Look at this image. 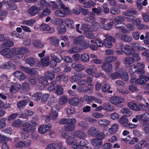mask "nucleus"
Here are the masks:
<instances>
[{
  "instance_id": "59",
  "label": "nucleus",
  "mask_w": 149,
  "mask_h": 149,
  "mask_svg": "<svg viewBox=\"0 0 149 149\" xmlns=\"http://www.w3.org/2000/svg\"><path fill=\"white\" fill-rule=\"evenodd\" d=\"M75 128L74 125L68 124L66 125L64 127L65 131L67 132H70L73 130Z\"/></svg>"
},
{
  "instance_id": "39",
  "label": "nucleus",
  "mask_w": 149,
  "mask_h": 149,
  "mask_svg": "<svg viewBox=\"0 0 149 149\" xmlns=\"http://www.w3.org/2000/svg\"><path fill=\"white\" fill-rule=\"evenodd\" d=\"M124 61L127 66H129L134 62V59L131 57L128 56L125 58Z\"/></svg>"
},
{
  "instance_id": "61",
  "label": "nucleus",
  "mask_w": 149,
  "mask_h": 149,
  "mask_svg": "<svg viewBox=\"0 0 149 149\" xmlns=\"http://www.w3.org/2000/svg\"><path fill=\"white\" fill-rule=\"evenodd\" d=\"M55 15L57 17H64L65 16L64 12L60 10H57L54 13Z\"/></svg>"
},
{
  "instance_id": "9",
  "label": "nucleus",
  "mask_w": 149,
  "mask_h": 149,
  "mask_svg": "<svg viewBox=\"0 0 149 149\" xmlns=\"http://www.w3.org/2000/svg\"><path fill=\"white\" fill-rule=\"evenodd\" d=\"M93 79L91 77H88L86 79H83L78 81L77 82V84L80 86H86L88 84L91 83Z\"/></svg>"
},
{
  "instance_id": "20",
  "label": "nucleus",
  "mask_w": 149,
  "mask_h": 149,
  "mask_svg": "<svg viewBox=\"0 0 149 149\" xmlns=\"http://www.w3.org/2000/svg\"><path fill=\"white\" fill-rule=\"evenodd\" d=\"M50 4L45 0H40L39 3L37 5L40 10H42L44 7H47L50 6Z\"/></svg>"
},
{
  "instance_id": "49",
  "label": "nucleus",
  "mask_w": 149,
  "mask_h": 149,
  "mask_svg": "<svg viewBox=\"0 0 149 149\" xmlns=\"http://www.w3.org/2000/svg\"><path fill=\"white\" fill-rule=\"evenodd\" d=\"M63 93V88L62 86L60 85H58L56 86V93L57 95H62Z\"/></svg>"
},
{
  "instance_id": "55",
  "label": "nucleus",
  "mask_w": 149,
  "mask_h": 149,
  "mask_svg": "<svg viewBox=\"0 0 149 149\" xmlns=\"http://www.w3.org/2000/svg\"><path fill=\"white\" fill-rule=\"evenodd\" d=\"M41 63L42 65L45 66H47L49 64V58L48 56L42 58L41 60Z\"/></svg>"
},
{
  "instance_id": "60",
  "label": "nucleus",
  "mask_w": 149,
  "mask_h": 149,
  "mask_svg": "<svg viewBox=\"0 0 149 149\" xmlns=\"http://www.w3.org/2000/svg\"><path fill=\"white\" fill-rule=\"evenodd\" d=\"M121 73H119V71L116 72L114 73L111 74L110 76V77L112 79H120V74Z\"/></svg>"
},
{
  "instance_id": "62",
  "label": "nucleus",
  "mask_w": 149,
  "mask_h": 149,
  "mask_svg": "<svg viewBox=\"0 0 149 149\" xmlns=\"http://www.w3.org/2000/svg\"><path fill=\"white\" fill-rule=\"evenodd\" d=\"M66 97L62 96L59 98V103L61 105H63L65 104L67 102Z\"/></svg>"
},
{
  "instance_id": "11",
  "label": "nucleus",
  "mask_w": 149,
  "mask_h": 149,
  "mask_svg": "<svg viewBox=\"0 0 149 149\" xmlns=\"http://www.w3.org/2000/svg\"><path fill=\"white\" fill-rule=\"evenodd\" d=\"M29 52L28 49L25 47H21L17 49L16 53L19 58L22 57L24 54L26 53H28Z\"/></svg>"
},
{
  "instance_id": "2",
  "label": "nucleus",
  "mask_w": 149,
  "mask_h": 149,
  "mask_svg": "<svg viewBox=\"0 0 149 149\" xmlns=\"http://www.w3.org/2000/svg\"><path fill=\"white\" fill-rule=\"evenodd\" d=\"M128 106L131 109L135 111H147L148 110L147 107L142 104H139L137 105L136 103L132 102L127 103Z\"/></svg>"
},
{
  "instance_id": "51",
  "label": "nucleus",
  "mask_w": 149,
  "mask_h": 149,
  "mask_svg": "<svg viewBox=\"0 0 149 149\" xmlns=\"http://www.w3.org/2000/svg\"><path fill=\"white\" fill-rule=\"evenodd\" d=\"M42 95L41 92H38L34 93L32 96L33 99L37 100H40Z\"/></svg>"
},
{
  "instance_id": "21",
  "label": "nucleus",
  "mask_w": 149,
  "mask_h": 149,
  "mask_svg": "<svg viewBox=\"0 0 149 149\" xmlns=\"http://www.w3.org/2000/svg\"><path fill=\"white\" fill-rule=\"evenodd\" d=\"M103 109L105 111L110 112L113 111L115 109L114 107L108 102L103 104Z\"/></svg>"
},
{
  "instance_id": "46",
  "label": "nucleus",
  "mask_w": 149,
  "mask_h": 149,
  "mask_svg": "<svg viewBox=\"0 0 149 149\" xmlns=\"http://www.w3.org/2000/svg\"><path fill=\"white\" fill-rule=\"evenodd\" d=\"M25 61L26 63L31 66H33L35 63V60L33 57H29L26 58Z\"/></svg>"
},
{
  "instance_id": "5",
  "label": "nucleus",
  "mask_w": 149,
  "mask_h": 149,
  "mask_svg": "<svg viewBox=\"0 0 149 149\" xmlns=\"http://www.w3.org/2000/svg\"><path fill=\"white\" fill-rule=\"evenodd\" d=\"M59 111V110L57 105H55L52 107L51 111L49 113V115L51 117L52 120H54L57 119L58 117Z\"/></svg>"
},
{
  "instance_id": "26",
  "label": "nucleus",
  "mask_w": 149,
  "mask_h": 149,
  "mask_svg": "<svg viewBox=\"0 0 149 149\" xmlns=\"http://www.w3.org/2000/svg\"><path fill=\"white\" fill-rule=\"evenodd\" d=\"M144 74L140 75L139 78L138 79L139 84H145L147 81L149 80V78L147 76L143 75Z\"/></svg>"
},
{
  "instance_id": "58",
  "label": "nucleus",
  "mask_w": 149,
  "mask_h": 149,
  "mask_svg": "<svg viewBox=\"0 0 149 149\" xmlns=\"http://www.w3.org/2000/svg\"><path fill=\"white\" fill-rule=\"evenodd\" d=\"M40 29L42 31H49L50 29L49 26L45 24H42L40 27Z\"/></svg>"
},
{
  "instance_id": "57",
  "label": "nucleus",
  "mask_w": 149,
  "mask_h": 149,
  "mask_svg": "<svg viewBox=\"0 0 149 149\" xmlns=\"http://www.w3.org/2000/svg\"><path fill=\"white\" fill-rule=\"evenodd\" d=\"M76 139L74 137L69 136L67 139L66 143L68 144L71 145L75 142Z\"/></svg>"
},
{
  "instance_id": "63",
  "label": "nucleus",
  "mask_w": 149,
  "mask_h": 149,
  "mask_svg": "<svg viewBox=\"0 0 149 149\" xmlns=\"http://www.w3.org/2000/svg\"><path fill=\"white\" fill-rule=\"evenodd\" d=\"M113 24V22L107 23L105 25V26L102 29L107 30H110L112 29Z\"/></svg>"
},
{
  "instance_id": "43",
  "label": "nucleus",
  "mask_w": 149,
  "mask_h": 149,
  "mask_svg": "<svg viewBox=\"0 0 149 149\" xmlns=\"http://www.w3.org/2000/svg\"><path fill=\"white\" fill-rule=\"evenodd\" d=\"M81 60L84 63L88 62L89 60V56L88 54L84 53L80 56Z\"/></svg>"
},
{
  "instance_id": "36",
  "label": "nucleus",
  "mask_w": 149,
  "mask_h": 149,
  "mask_svg": "<svg viewBox=\"0 0 149 149\" xmlns=\"http://www.w3.org/2000/svg\"><path fill=\"white\" fill-rule=\"evenodd\" d=\"M69 102L72 105L77 106L79 104V100L77 97H74L71 99Z\"/></svg>"
},
{
  "instance_id": "12",
  "label": "nucleus",
  "mask_w": 149,
  "mask_h": 149,
  "mask_svg": "<svg viewBox=\"0 0 149 149\" xmlns=\"http://www.w3.org/2000/svg\"><path fill=\"white\" fill-rule=\"evenodd\" d=\"M63 146V144L61 143H52L48 145L46 149H60Z\"/></svg>"
},
{
  "instance_id": "27",
  "label": "nucleus",
  "mask_w": 149,
  "mask_h": 149,
  "mask_svg": "<svg viewBox=\"0 0 149 149\" xmlns=\"http://www.w3.org/2000/svg\"><path fill=\"white\" fill-rule=\"evenodd\" d=\"M119 123L123 126L124 127H128V123L127 122H128V120L126 117L124 116H122L119 118Z\"/></svg>"
},
{
  "instance_id": "56",
  "label": "nucleus",
  "mask_w": 149,
  "mask_h": 149,
  "mask_svg": "<svg viewBox=\"0 0 149 149\" xmlns=\"http://www.w3.org/2000/svg\"><path fill=\"white\" fill-rule=\"evenodd\" d=\"M99 20L100 23L99 24L98 26L100 28L103 29V28L105 26V25L107 24L105 23L107 20L106 19L100 18L99 19Z\"/></svg>"
},
{
  "instance_id": "54",
  "label": "nucleus",
  "mask_w": 149,
  "mask_h": 149,
  "mask_svg": "<svg viewBox=\"0 0 149 149\" xmlns=\"http://www.w3.org/2000/svg\"><path fill=\"white\" fill-rule=\"evenodd\" d=\"M137 66L135 65H132L130 67L129 70V73L131 74H133L136 72L137 70H138L137 69Z\"/></svg>"
},
{
  "instance_id": "3",
  "label": "nucleus",
  "mask_w": 149,
  "mask_h": 149,
  "mask_svg": "<svg viewBox=\"0 0 149 149\" xmlns=\"http://www.w3.org/2000/svg\"><path fill=\"white\" fill-rule=\"evenodd\" d=\"M16 52L15 48L10 49L9 48L3 49L0 52V53L3 56L7 58H10L13 56Z\"/></svg>"
},
{
  "instance_id": "10",
  "label": "nucleus",
  "mask_w": 149,
  "mask_h": 149,
  "mask_svg": "<svg viewBox=\"0 0 149 149\" xmlns=\"http://www.w3.org/2000/svg\"><path fill=\"white\" fill-rule=\"evenodd\" d=\"M85 75L81 73H79L71 77L70 78V81L72 83L78 82L80 79L83 78Z\"/></svg>"
},
{
  "instance_id": "14",
  "label": "nucleus",
  "mask_w": 149,
  "mask_h": 149,
  "mask_svg": "<svg viewBox=\"0 0 149 149\" xmlns=\"http://www.w3.org/2000/svg\"><path fill=\"white\" fill-rule=\"evenodd\" d=\"M136 117L139 120H141L144 122H148L149 121V113L146 112L141 115L136 116Z\"/></svg>"
},
{
  "instance_id": "64",
  "label": "nucleus",
  "mask_w": 149,
  "mask_h": 149,
  "mask_svg": "<svg viewBox=\"0 0 149 149\" xmlns=\"http://www.w3.org/2000/svg\"><path fill=\"white\" fill-rule=\"evenodd\" d=\"M22 89L25 92L28 91L30 88V85L27 83H24L22 84Z\"/></svg>"
},
{
  "instance_id": "25",
  "label": "nucleus",
  "mask_w": 149,
  "mask_h": 149,
  "mask_svg": "<svg viewBox=\"0 0 149 149\" xmlns=\"http://www.w3.org/2000/svg\"><path fill=\"white\" fill-rule=\"evenodd\" d=\"M119 73H121L120 74V78L122 79L123 80L127 81L128 79V76L127 72L124 70H120L119 71Z\"/></svg>"
},
{
  "instance_id": "34",
  "label": "nucleus",
  "mask_w": 149,
  "mask_h": 149,
  "mask_svg": "<svg viewBox=\"0 0 149 149\" xmlns=\"http://www.w3.org/2000/svg\"><path fill=\"white\" fill-rule=\"evenodd\" d=\"M132 45V48L134 49L139 50H145L146 48L144 47H141L139 44L137 42H131V43Z\"/></svg>"
},
{
  "instance_id": "17",
  "label": "nucleus",
  "mask_w": 149,
  "mask_h": 149,
  "mask_svg": "<svg viewBox=\"0 0 149 149\" xmlns=\"http://www.w3.org/2000/svg\"><path fill=\"white\" fill-rule=\"evenodd\" d=\"M147 142L144 140L140 141L134 147V149H141L147 145Z\"/></svg>"
},
{
  "instance_id": "37",
  "label": "nucleus",
  "mask_w": 149,
  "mask_h": 149,
  "mask_svg": "<svg viewBox=\"0 0 149 149\" xmlns=\"http://www.w3.org/2000/svg\"><path fill=\"white\" fill-rule=\"evenodd\" d=\"M50 43L53 46L57 47L59 44V40L55 37H52L49 38Z\"/></svg>"
},
{
  "instance_id": "40",
  "label": "nucleus",
  "mask_w": 149,
  "mask_h": 149,
  "mask_svg": "<svg viewBox=\"0 0 149 149\" xmlns=\"http://www.w3.org/2000/svg\"><path fill=\"white\" fill-rule=\"evenodd\" d=\"M45 76L47 79L51 80L55 77V74L54 72L48 71L46 72Z\"/></svg>"
},
{
  "instance_id": "30",
  "label": "nucleus",
  "mask_w": 149,
  "mask_h": 149,
  "mask_svg": "<svg viewBox=\"0 0 149 149\" xmlns=\"http://www.w3.org/2000/svg\"><path fill=\"white\" fill-rule=\"evenodd\" d=\"M118 127V125L117 124L113 125L111 128H109L107 131L111 134H113L116 133L117 131Z\"/></svg>"
},
{
  "instance_id": "15",
  "label": "nucleus",
  "mask_w": 149,
  "mask_h": 149,
  "mask_svg": "<svg viewBox=\"0 0 149 149\" xmlns=\"http://www.w3.org/2000/svg\"><path fill=\"white\" fill-rule=\"evenodd\" d=\"M137 69L138 70L136 71V73L139 74L140 75L144 74L145 72L143 69L144 68V64L142 63H137Z\"/></svg>"
},
{
  "instance_id": "44",
  "label": "nucleus",
  "mask_w": 149,
  "mask_h": 149,
  "mask_svg": "<svg viewBox=\"0 0 149 149\" xmlns=\"http://www.w3.org/2000/svg\"><path fill=\"white\" fill-rule=\"evenodd\" d=\"M132 40V37L127 34L123 35L121 40L127 42H130Z\"/></svg>"
},
{
  "instance_id": "31",
  "label": "nucleus",
  "mask_w": 149,
  "mask_h": 149,
  "mask_svg": "<svg viewBox=\"0 0 149 149\" xmlns=\"http://www.w3.org/2000/svg\"><path fill=\"white\" fill-rule=\"evenodd\" d=\"M71 66L72 68L80 71L85 69V67L80 63H73L72 64Z\"/></svg>"
},
{
  "instance_id": "42",
  "label": "nucleus",
  "mask_w": 149,
  "mask_h": 149,
  "mask_svg": "<svg viewBox=\"0 0 149 149\" xmlns=\"http://www.w3.org/2000/svg\"><path fill=\"white\" fill-rule=\"evenodd\" d=\"M36 22V20L33 19H31L28 20H24L23 21L22 23V24L28 25L29 26H32L33 24Z\"/></svg>"
},
{
  "instance_id": "41",
  "label": "nucleus",
  "mask_w": 149,
  "mask_h": 149,
  "mask_svg": "<svg viewBox=\"0 0 149 149\" xmlns=\"http://www.w3.org/2000/svg\"><path fill=\"white\" fill-rule=\"evenodd\" d=\"M110 123L109 120L105 119L100 120L98 122L99 124L102 127L109 126Z\"/></svg>"
},
{
  "instance_id": "29",
  "label": "nucleus",
  "mask_w": 149,
  "mask_h": 149,
  "mask_svg": "<svg viewBox=\"0 0 149 149\" xmlns=\"http://www.w3.org/2000/svg\"><path fill=\"white\" fill-rule=\"evenodd\" d=\"M74 134L76 136L80 139L84 138L86 136L85 132L79 130L75 131L74 132Z\"/></svg>"
},
{
  "instance_id": "32",
  "label": "nucleus",
  "mask_w": 149,
  "mask_h": 149,
  "mask_svg": "<svg viewBox=\"0 0 149 149\" xmlns=\"http://www.w3.org/2000/svg\"><path fill=\"white\" fill-rule=\"evenodd\" d=\"M99 132L98 129L94 127H92L88 130V133L90 136H94Z\"/></svg>"
},
{
  "instance_id": "23",
  "label": "nucleus",
  "mask_w": 149,
  "mask_h": 149,
  "mask_svg": "<svg viewBox=\"0 0 149 149\" xmlns=\"http://www.w3.org/2000/svg\"><path fill=\"white\" fill-rule=\"evenodd\" d=\"M88 15V16L85 17L84 19V20L85 22L89 23L95 20V14L94 13L92 12H90Z\"/></svg>"
},
{
  "instance_id": "6",
  "label": "nucleus",
  "mask_w": 149,
  "mask_h": 149,
  "mask_svg": "<svg viewBox=\"0 0 149 149\" xmlns=\"http://www.w3.org/2000/svg\"><path fill=\"white\" fill-rule=\"evenodd\" d=\"M40 10L37 6H32L28 10V13L31 16H34L38 14Z\"/></svg>"
},
{
  "instance_id": "28",
  "label": "nucleus",
  "mask_w": 149,
  "mask_h": 149,
  "mask_svg": "<svg viewBox=\"0 0 149 149\" xmlns=\"http://www.w3.org/2000/svg\"><path fill=\"white\" fill-rule=\"evenodd\" d=\"M64 22L66 26L69 29H72L74 28V24L72 19H67L65 20Z\"/></svg>"
},
{
  "instance_id": "13",
  "label": "nucleus",
  "mask_w": 149,
  "mask_h": 149,
  "mask_svg": "<svg viewBox=\"0 0 149 149\" xmlns=\"http://www.w3.org/2000/svg\"><path fill=\"white\" fill-rule=\"evenodd\" d=\"M52 127V125L49 124L47 125H43L39 127L38 129L39 132L41 134L45 133L49 129Z\"/></svg>"
},
{
  "instance_id": "19",
  "label": "nucleus",
  "mask_w": 149,
  "mask_h": 149,
  "mask_svg": "<svg viewBox=\"0 0 149 149\" xmlns=\"http://www.w3.org/2000/svg\"><path fill=\"white\" fill-rule=\"evenodd\" d=\"M29 101V100H22L19 101L17 102V105L18 108L19 110H21L22 109H23Z\"/></svg>"
},
{
  "instance_id": "33",
  "label": "nucleus",
  "mask_w": 149,
  "mask_h": 149,
  "mask_svg": "<svg viewBox=\"0 0 149 149\" xmlns=\"http://www.w3.org/2000/svg\"><path fill=\"white\" fill-rule=\"evenodd\" d=\"M50 13V10L48 8H46L43 10L41 13H39V17L40 18L45 17L49 15Z\"/></svg>"
},
{
  "instance_id": "48",
  "label": "nucleus",
  "mask_w": 149,
  "mask_h": 149,
  "mask_svg": "<svg viewBox=\"0 0 149 149\" xmlns=\"http://www.w3.org/2000/svg\"><path fill=\"white\" fill-rule=\"evenodd\" d=\"M84 39V37L82 36H80L76 38L74 40L75 44H79L82 42Z\"/></svg>"
},
{
  "instance_id": "45",
  "label": "nucleus",
  "mask_w": 149,
  "mask_h": 149,
  "mask_svg": "<svg viewBox=\"0 0 149 149\" xmlns=\"http://www.w3.org/2000/svg\"><path fill=\"white\" fill-rule=\"evenodd\" d=\"M103 45H104L107 48H110L112 47V44L111 42L107 38H106L103 40Z\"/></svg>"
},
{
  "instance_id": "1",
  "label": "nucleus",
  "mask_w": 149,
  "mask_h": 149,
  "mask_svg": "<svg viewBox=\"0 0 149 149\" xmlns=\"http://www.w3.org/2000/svg\"><path fill=\"white\" fill-rule=\"evenodd\" d=\"M37 123L33 119L31 122H28L22 124V129L26 132H32L36 129Z\"/></svg>"
},
{
  "instance_id": "35",
  "label": "nucleus",
  "mask_w": 149,
  "mask_h": 149,
  "mask_svg": "<svg viewBox=\"0 0 149 149\" xmlns=\"http://www.w3.org/2000/svg\"><path fill=\"white\" fill-rule=\"evenodd\" d=\"M120 113L124 114L125 117H129L132 115V112L128 108H124L120 110Z\"/></svg>"
},
{
  "instance_id": "16",
  "label": "nucleus",
  "mask_w": 149,
  "mask_h": 149,
  "mask_svg": "<svg viewBox=\"0 0 149 149\" xmlns=\"http://www.w3.org/2000/svg\"><path fill=\"white\" fill-rule=\"evenodd\" d=\"M15 77L18 79L20 81L24 80L26 78V76L21 71H16L13 74Z\"/></svg>"
},
{
  "instance_id": "52",
  "label": "nucleus",
  "mask_w": 149,
  "mask_h": 149,
  "mask_svg": "<svg viewBox=\"0 0 149 149\" xmlns=\"http://www.w3.org/2000/svg\"><path fill=\"white\" fill-rule=\"evenodd\" d=\"M13 45V43L11 40H8L6 42H4L3 43V46L4 48H8V47H11Z\"/></svg>"
},
{
  "instance_id": "4",
  "label": "nucleus",
  "mask_w": 149,
  "mask_h": 149,
  "mask_svg": "<svg viewBox=\"0 0 149 149\" xmlns=\"http://www.w3.org/2000/svg\"><path fill=\"white\" fill-rule=\"evenodd\" d=\"M109 101L113 104L117 105L124 102L125 99L120 97L113 96L110 98Z\"/></svg>"
},
{
  "instance_id": "18",
  "label": "nucleus",
  "mask_w": 149,
  "mask_h": 149,
  "mask_svg": "<svg viewBox=\"0 0 149 149\" xmlns=\"http://www.w3.org/2000/svg\"><path fill=\"white\" fill-rule=\"evenodd\" d=\"M102 68L107 72L109 73L112 70V66L111 64L108 63H104L102 65Z\"/></svg>"
},
{
  "instance_id": "22",
  "label": "nucleus",
  "mask_w": 149,
  "mask_h": 149,
  "mask_svg": "<svg viewBox=\"0 0 149 149\" xmlns=\"http://www.w3.org/2000/svg\"><path fill=\"white\" fill-rule=\"evenodd\" d=\"M125 48V49L123 52L127 55H131L134 52V50H133V49L128 45H126Z\"/></svg>"
},
{
  "instance_id": "47",
  "label": "nucleus",
  "mask_w": 149,
  "mask_h": 149,
  "mask_svg": "<svg viewBox=\"0 0 149 149\" xmlns=\"http://www.w3.org/2000/svg\"><path fill=\"white\" fill-rule=\"evenodd\" d=\"M57 102L56 98L53 96L50 97L48 101V104L49 106H52Z\"/></svg>"
},
{
  "instance_id": "8",
  "label": "nucleus",
  "mask_w": 149,
  "mask_h": 149,
  "mask_svg": "<svg viewBox=\"0 0 149 149\" xmlns=\"http://www.w3.org/2000/svg\"><path fill=\"white\" fill-rule=\"evenodd\" d=\"M20 84L18 83H14L10 88V91L12 93H14L19 91L21 88Z\"/></svg>"
},
{
  "instance_id": "24",
  "label": "nucleus",
  "mask_w": 149,
  "mask_h": 149,
  "mask_svg": "<svg viewBox=\"0 0 149 149\" xmlns=\"http://www.w3.org/2000/svg\"><path fill=\"white\" fill-rule=\"evenodd\" d=\"M92 145L94 147L100 148L102 145V142L100 139H94L91 141Z\"/></svg>"
},
{
  "instance_id": "7",
  "label": "nucleus",
  "mask_w": 149,
  "mask_h": 149,
  "mask_svg": "<svg viewBox=\"0 0 149 149\" xmlns=\"http://www.w3.org/2000/svg\"><path fill=\"white\" fill-rule=\"evenodd\" d=\"M0 68L3 69H15L16 66L11 61H8L0 65Z\"/></svg>"
},
{
  "instance_id": "38",
  "label": "nucleus",
  "mask_w": 149,
  "mask_h": 149,
  "mask_svg": "<svg viewBox=\"0 0 149 149\" xmlns=\"http://www.w3.org/2000/svg\"><path fill=\"white\" fill-rule=\"evenodd\" d=\"M33 46L36 47L42 48L44 46V44H42L39 40L34 39L33 41Z\"/></svg>"
},
{
  "instance_id": "53",
  "label": "nucleus",
  "mask_w": 149,
  "mask_h": 149,
  "mask_svg": "<svg viewBox=\"0 0 149 149\" xmlns=\"http://www.w3.org/2000/svg\"><path fill=\"white\" fill-rule=\"evenodd\" d=\"M92 10L93 13H95L97 15H100L102 12V9L100 7H98L97 8L95 7L92 9Z\"/></svg>"
},
{
  "instance_id": "50",
  "label": "nucleus",
  "mask_w": 149,
  "mask_h": 149,
  "mask_svg": "<svg viewBox=\"0 0 149 149\" xmlns=\"http://www.w3.org/2000/svg\"><path fill=\"white\" fill-rule=\"evenodd\" d=\"M58 33L62 34L66 32V29L64 25H62L58 27Z\"/></svg>"
}]
</instances>
